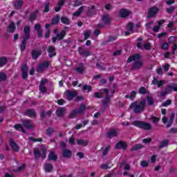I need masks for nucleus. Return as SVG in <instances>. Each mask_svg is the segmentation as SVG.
Segmentation results:
<instances>
[{"label": "nucleus", "mask_w": 177, "mask_h": 177, "mask_svg": "<svg viewBox=\"0 0 177 177\" xmlns=\"http://www.w3.org/2000/svg\"><path fill=\"white\" fill-rule=\"evenodd\" d=\"M175 22L174 21H170L169 24H167L168 28H169L170 32H172L173 31L176 30V26H174Z\"/></svg>", "instance_id": "obj_32"}, {"label": "nucleus", "mask_w": 177, "mask_h": 177, "mask_svg": "<svg viewBox=\"0 0 177 177\" xmlns=\"http://www.w3.org/2000/svg\"><path fill=\"white\" fill-rule=\"evenodd\" d=\"M78 53H79V55H80V56H83L84 57H88V56L92 55V53L91 52V50H85L82 47L78 48Z\"/></svg>", "instance_id": "obj_10"}, {"label": "nucleus", "mask_w": 177, "mask_h": 177, "mask_svg": "<svg viewBox=\"0 0 177 177\" xmlns=\"http://www.w3.org/2000/svg\"><path fill=\"white\" fill-rule=\"evenodd\" d=\"M160 12V8L156 6H152L148 9L147 19H153L156 17L157 14Z\"/></svg>", "instance_id": "obj_4"}, {"label": "nucleus", "mask_w": 177, "mask_h": 177, "mask_svg": "<svg viewBox=\"0 0 177 177\" xmlns=\"http://www.w3.org/2000/svg\"><path fill=\"white\" fill-rule=\"evenodd\" d=\"M115 149L116 150H123L124 151H125V150H127L128 149V144H127V142H124V141H119L115 147Z\"/></svg>", "instance_id": "obj_7"}, {"label": "nucleus", "mask_w": 177, "mask_h": 177, "mask_svg": "<svg viewBox=\"0 0 177 177\" xmlns=\"http://www.w3.org/2000/svg\"><path fill=\"white\" fill-rule=\"evenodd\" d=\"M22 125L26 129H34V124H32V121H31V120L25 119L22 120Z\"/></svg>", "instance_id": "obj_8"}, {"label": "nucleus", "mask_w": 177, "mask_h": 177, "mask_svg": "<svg viewBox=\"0 0 177 177\" xmlns=\"http://www.w3.org/2000/svg\"><path fill=\"white\" fill-rule=\"evenodd\" d=\"M23 3H24V2H23V0H17L13 3L15 9H17V10H21V8H23Z\"/></svg>", "instance_id": "obj_21"}, {"label": "nucleus", "mask_w": 177, "mask_h": 177, "mask_svg": "<svg viewBox=\"0 0 177 177\" xmlns=\"http://www.w3.org/2000/svg\"><path fill=\"white\" fill-rule=\"evenodd\" d=\"M46 115H52V110H48L46 113H45V111L40 113L41 118H46Z\"/></svg>", "instance_id": "obj_37"}, {"label": "nucleus", "mask_w": 177, "mask_h": 177, "mask_svg": "<svg viewBox=\"0 0 177 177\" xmlns=\"http://www.w3.org/2000/svg\"><path fill=\"white\" fill-rule=\"evenodd\" d=\"M50 5V3H47L45 4L44 9L43 10L44 13H48V12H49V10H50V9H49Z\"/></svg>", "instance_id": "obj_58"}, {"label": "nucleus", "mask_w": 177, "mask_h": 177, "mask_svg": "<svg viewBox=\"0 0 177 177\" xmlns=\"http://www.w3.org/2000/svg\"><path fill=\"white\" fill-rule=\"evenodd\" d=\"M143 147L142 144H136L131 149V151H137V150H140L143 149Z\"/></svg>", "instance_id": "obj_39"}, {"label": "nucleus", "mask_w": 177, "mask_h": 177, "mask_svg": "<svg viewBox=\"0 0 177 177\" xmlns=\"http://www.w3.org/2000/svg\"><path fill=\"white\" fill-rule=\"evenodd\" d=\"M133 125L136 128H140L144 131H150L151 129V124L142 120H136L133 122Z\"/></svg>", "instance_id": "obj_3"}, {"label": "nucleus", "mask_w": 177, "mask_h": 177, "mask_svg": "<svg viewBox=\"0 0 177 177\" xmlns=\"http://www.w3.org/2000/svg\"><path fill=\"white\" fill-rule=\"evenodd\" d=\"M38 13H39V10H35L33 12H32L29 17V21L30 23H32V21H35V20L37 19V17L38 16Z\"/></svg>", "instance_id": "obj_23"}, {"label": "nucleus", "mask_w": 177, "mask_h": 177, "mask_svg": "<svg viewBox=\"0 0 177 177\" xmlns=\"http://www.w3.org/2000/svg\"><path fill=\"white\" fill-rule=\"evenodd\" d=\"M59 21H60V15H57L55 17H54L52 19V23H51V24H52L53 26H56V25L59 24Z\"/></svg>", "instance_id": "obj_33"}, {"label": "nucleus", "mask_w": 177, "mask_h": 177, "mask_svg": "<svg viewBox=\"0 0 177 177\" xmlns=\"http://www.w3.org/2000/svg\"><path fill=\"white\" fill-rule=\"evenodd\" d=\"M45 172L50 174L53 171V165L52 163H45L44 166Z\"/></svg>", "instance_id": "obj_22"}, {"label": "nucleus", "mask_w": 177, "mask_h": 177, "mask_svg": "<svg viewBox=\"0 0 177 177\" xmlns=\"http://www.w3.org/2000/svg\"><path fill=\"white\" fill-rule=\"evenodd\" d=\"M102 20L104 24H111L113 19L110 17L109 14H104L102 16Z\"/></svg>", "instance_id": "obj_16"}, {"label": "nucleus", "mask_w": 177, "mask_h": 177, "mask_svg": "<svg viewBox=\"0 0 177 177\" xmlns=\"http://www.w3.org/2000/svg\"><path fill=\"white\" fill-rule=\"evenodd\" d=\"M8 80V75L5 73L0 72V82H3Z\"/></svg>", "instance_id": "obj_44"}, {"label": "nucleus", "mask_w": 177, "mask_h": 177, "mask_svg": "<svg viewBox=\"0 0 177 177\" xmlns=\"http://www.w3.org/2000/svg\"><path fill=\"white\" fill-rule=\"evenodd\" d=\"M28 140H30L35 143L36 142H42V138H34V137H29Z\"/></svg>", "instance_id": "obj_53"}, {"label": "nucleus", "mask_w": 177, "mask_h": 177, "mask_svg": "<svg viewBox=\"0 0 177 177\" xmlns=\"http://www.w3.org/2000/svg\"><path fill=\"white\" fill-rule=\"evenodd\" d=\"M62 156L64 158H70L73 156V152L67 149H64L62 151Z\"/></svg>", "instance_id": "obj_25"}, {"label": "nucleus", "mask_w": 177, "mask_h": 177, "mask_svg": "<svg viewBox=\"0 0 177 177\" xmlns=\"http://www.w3.org/2000/svg\"><path fill=\"white\" fill-rule=\"evenodd\" d=\"M151 138H144L142 140V143H144L145 145H149V143H151Z\"/></svg>", "instance_id": "obj_61"}, {"label": "nucleus", "mask_w": 177, "mask_h": 177, "mask_svg": "<svg viewBox=\"0 0 177 177\" xmlns=\"http://www.w3.org/2000/svg\"><path fill=\"white\" fill-rule=\"evenodd\" d=\"M102 95H103V93L97 92V93H95L93 96L96 99H102V97H103Z\"/></svg>", "instance_id": "obj_56"}, {"label": "nucleus", "mask_w": 177, "mask_h": 177, "mask_svg": "<svg viewBox=\"0 0 177 177\" xmlns=\"http://www.w3.org/2000/svg\"><path fill=\"white\" fill-rule=\"evenodd\" d=\"M117 39V36H109V39L106 41L107 43L109 42H114Z\"/></svg>", "instance_id": "obj_63"}, {"label": "nucleus", "mask_w": 177, "mask_h": 177, "mask_svg": "<svg viewBox=\"0 0 177 177\" xmlns=\"http://www.w3.org/2000/svg\"><path fill=\"white\" fill-rule=\"evenodd\" d=\"M61 22L62 23V24H65L66 26H68L70 25V19L66 17V16H62L60 18Z\"/></svg>", "instance_id": "obj_36"}, {"label": "nucleus", "mask_w": 177, "mask_h": 177, "mask_svg": "<svg viewBox=\"0 0 177 177\" xmlns=\"http://www.w3.org/2000/svg\"><path fill=\"white\" fill-rule=\"evenodd\" d=\"M33 154L35 156V158H39L41 157V151H39V149L35 148L33 149Z\"/></svg>", "instance_id": "obj_41"}, {"label": "nucleus", "mask_w": 177, "mask_h": 177, "mask_svg": "<svg viewBox=\"0 0 177 177\" xmlns=\"http://www.w3.org/2000/svg\"><path fill=\"white\" fill-rule=\"evenodd\" d=\"M39 89L41 93H46V91H48L45 86H39Z\"/></svg>", "instance_id": "obj_57"}, {"label": "nucleus", "mask_w": 177, "mask_h": 177, "mask_svg": "<svg viewBox=\"0 0 177 177\" xmlns=\"http://www.w3.org/2000/svg\"><path fill=\"white\" fill-rule=\"evenodd\" d=\"M172 91H174V86L171 85H168L166 88H165V91H166L167 94L171 93Z\"/></svg>", "instance_id": "obj_54"}, {"label": "nucleus", "mask_w": 177, "mask_h": 177, "mask_svg": "<svg viewBox=\"0 0 177 177\" xmlns=\"http://www.w3.org/2000/svg\"><path fill=\"white\" fill-rule=\"evenodd\" d=\"M77 111L75 109L73 110L72 112H71L68 116V118L70 119V120H73V118H75V117L77 116Z\"/></svg>", "instance_id": "obj_48"}, {"label": "nucleus", "mask_w": 177, "mask_h": 177, "mask_svg": "<svg viewBox=\"0 0 177 177\" xmlns=\"http://www.w3.org/2000/svg\"><path fill=\"white\" fill-rule=\"evenodd\" d=\"M110 95H107L105 96L104 100L102 101V104H103V106H104V107H107V104L110 103Z\"/></svg>", "instance_id": "obj_43"}, {"label": "nucleus", "mask_w": 177, "mask_h": 177, "mask_svg": "<svg viewBox=\"0 0 177 177\" xmlns=\"http://www.w3.org/2000/svg\"><path fill=\"white\" fill-rule=\"evenodd\" d=\"M109 164H111V160L108 161L106 164L101 165V169L104 170L110 169V168H111V166H109Z\"/></svg>", "instance_id": "obj_45"}, {"label": "nucleus", "mask_w": 177, "mask_h": 177, "mask_svg": "<svg viewBox=\"0 0 177 177\" xmlns=\"http://www.w3.org/2000/svg\"><path fill=\"white\" fill-rule=\"evenodd\" d=\"M84 41H86V39H88V38L91 37V30H87L84 32Z\"/></svg>", "instance_id": "obj_62"}, {"label": "nucleus", "mask_w": 177, "mask_h": 177, "mask_svg": "<svg viewBox=\"0 0 177 177\" xmlns=\"http://www.w3.org/2000/svg\"><path fill=\"white\" fill-rule=\"evenodd\" d=\"M137 92L136 91H132L130 95H125L126 99H130L131 100H133L135 97H136Z\"/></svg>", "instance_id": "obj_38"}, {"label": "nucleus", "mask_w": 177, "mask_h": 177, "mask_svg": "<svg viewBox=\"0 0 177 177\" xmlns=\"http://www.w3.org/2000/svg\"><path fill=\"white\" fill-rule=\"evenodd\" d=\"M131 15V10L125 9V8H122L119 11V17H121L122 19H125Z\"/></svg>", "instance_id": "obj_11"}, {"label": "nucleus", "mask_w": 177, "mask_h": 177, "mask_svg": "<svg viewBox=\"0 0 177 177\" xmlns=\"http://www.w3.org/2000/svg\"><path fill=\"white\" fill-rule=\"evenodd\" d=\"M165 84V80H159L156 85H158V88H162V86H164Z\"/></svg>", "instance_id": "obj_60"}, {"label": "nucleus", "mask_w": 177, "mask_h": 177, "mask_svg": "<svg viewBox=\"0 0 177 177\" xmlns=\"http://www.w3.org/2000/svg\"><path fill=\"white\" fill-rule=\"evenodd\" d=\"M26 169V163H24L22 165L19 167L17 169L14 170V172H20L21 171H24Z\"/></svg>", "instance_id": "obj_55"}, {"label": "nucleus", "mask_w": 177, "mask_h": 177, "mask_svg": "<svg viewBox=\"0 0 177 177\" xmlns=\"http://www.w3.org/2000/svg\"><path fill=\"white\" fill-rule=\"evenodd\" d=\"M25 115H28L30 118H35L37 117V113L35 109H28L25 111Z\"/></svg>", "instance_id": "obj_19"}, {"label": "nucleus", "mask_w": 177, "mask_h": 177, "mask_svg": "<svg viewBox=\"0 0 177 177\" xmlns=\"http://www.w3.org/2000/svg\"><path fill=\"white\" fill-rule=\"evenodd\" d=\"M129 109L133 110L134 114L143 113L145 109H146V99H142L140 102L135 101L132 102L129 106Z\"/></svg>", "instance_id": "obj_1"}, {"label": "nucleus", "mask_w": 177, "mask_h": 177, "mask_svg": "<svg viewBox=\"0 0 177 177\" xmlns=\"http://www.w3.org/2000/svg\"><path fill=\"white\" fill-rule=\"evenodd\" d=\"M6 63H8V58L6 57H0V67H4Z\"/></svg>", "instance_id": "obj_42"}, {"label": "nucleus", "mask_w": 177, "mask_h": 177, "mask_svg": "<svg viewBox=\"0 0 177 177\" xmlns=\"http://www.w3.org/2000/svg\"><path fill=\"white\" fill-rule=\"evenodd\" d=\"M8 32H10L11 34H13L15 31H16V24L15 22L12 21L10 22V25L8 26Z\"/></svg>", "instance_id": "obj_27"}, {"label": "nucleus", "mask_w": 177, "mask_h": 177, "mask_svg": "<svg viewBox=\"0 0 177 177\" xmlns=\"http://www.w3.org/2000/svg\"><path fill=\"white\" fill-rule=\"evenodd\" d=\"M141 59L142 57L140 56V54L136 53L129 57L127 62V63H132L134 60H140Z\"/></svg>", "instance_id": "obj_15"}, {"label": "nucleus", "mask_w": 177, "mask_h": 177, "mask_svg": "<svg viewBox=\"0 0 177 177\" xmlns=\"http://www.w3.org/2000/svg\"><path fill=\"white\" fill-rule=\"evenodd\" d=\"M49 66H50V63H49V61H44L42 63L39 64L38 68H40V69L48 68Z\"/></svg>", "instance_id": "obj_29"}, {"label": "nucleus", "mask_w": 177, "mask_h": 177, "mask_svg": "<svg viewBox=\"0 0 177 177\" xmlns=\"http://www.w3.org/2000/svg\"><path fill=\"white\" fill-rule=\"evenodd\" d=\"M65 113H66V109H64V107H60L57 109L55 111V114L59 118H60V117H63Z\"/></svg>", "instance_id": "obj_24"}, {"label": "nucleus", "mask_w": 177, "mask_h": 177, "mask_svg": "<svg viewBox=\"0 0 177 177\" xmlns=\"http://www.w3.org/2000/svg\"><path fill=\"white\" fill-rule=\"evenodd\" d=\"M138 93H140V95H146V93H147V90L146 88L142 86L139 88Z\"/></svg>", "instance_id": "obj_51"}, {"label": "nucleus", "mask_w": 177, "mask_h": 177, "mask_svg": "<svg viewBox=\"0 0 177 177\" xmlns=\"http://www.w3.org/2000/svg\"><path fill=\"white\" fill-rule=\"evenodd\" d=\"M21 71L22 72V79L27 80V78H28V66H27L26 64L23 65L21 68Z\"/></svg>", "instance_id": "obj_14"}, {"label": "nucleus", "mask_w": 177, "mask_h": 177, "mask_svg": "<svg viewBox=\"0 0 177 177\" xmlns=\"http://www.w3.org/2000/svg\"><path fill=\"white\" fill-rule=\"evenodd\" d=\"M35 30L37 32L38 38H42L44 37V32H42V26L39 24H35Z\"/></svg>", "instance_id": "obj_13"}, {"label": "nucleus", "mask_w": 177, "mask_h": 177, "mask_svg": "<svg viewBox=\"0 0 177 177\" xmlns=\"http://www.w3.org/2000/svg\"><path fill=\"white\" fill-rule=\"evenodd\" d=\"M24 36L20 45L21 52H24L26 50V47L27 46V41L30 39L31 37V28L30 26H25L24 27Z\"/></svg>", "instance_id": "obj_2"}, {"label": "nucleus", "mask_w": 177, "mask_h": 177, "mask_svg": "<svg viewBox=\"0 0 177 177\" xmlns=\"http://www.w3.org/2000/svg\"><path fill=\"white\" fill-rule=\"evenodd\" d=\"M111 147H110V145H108V146H106V147L104 149V150L102 151V156H103V157H105V156H106V154H108L109 151L110 150Z\"/></svg>", "instance_id": "obj_52"}, {"label": "nucleus", "mask_w": 177, "mask_h": 177, "mask_svg": "<svg viewBox=\"0 0 177 177\" xmlns=\"http://www.w3.org/2000/svg\"><path fill=\"white\" fill-rule=\"evenodd\" d=\"M46 133L47 136H52L53 133H55V129L52 127H48L46 131Z\"/></svg>", "instance_id": "obj_49"}, {"label": "nucleus", "mask_w": 177, "mask_h": 177, "mask_svg": "<svg viewBox=\"0 0 177 177\" xmlns=\"http://www.w3.org/2000/svg\"><path fill=\"white\" fill-rule=\"evenodd\" d=\"M9 144L11 149H12V150L16 153H17V151L20 150V147H19V145H17V143L15 142V140H13V138H10L9 139Z\"/></svg>", "instance_id": "obj_12"}, {"label": "nucleus", "mask_w": 177, "mask_h": 177, "mask_svg": "<svg viewBox=\"0 0 177 177\" xmlns=\"http://www.w3.org/2000/svg\"><path fill=\"white\" fill-rule=\"evenodd\" d=\"M172 104V100L171 99L167 100L165 102L162 103V107H168Z\"/></svg>", "instance_id": "obj_50"}, {"label": "nucleus", "mask_w": 177, "mask_h": 177, "mask_svg": "<svg viewBox=\"0 0 177 177\" xmlns=\"http://www.w3.org/2000/svg\"><path fill=\"white\" fill-rule=\"evenodd\" d=\"M146 99L148 103V106H149V107H151V106L154 104V100L153 99V97L147 95Z\"/></svg>", "instance_id": "obj_40"}, {"label": "nucleus", "mask_w": 177, "mask_h": 177, "mask_svg": "<svg viewBox=\"0 0 177 177\" xmlns=\"http://www.w3.org/2000/svg\"><path fill=\"white\" fill-rule=\"evenodd\" d=\"M40 157H42L43 158H46V149L41 148V153Z\"/></svg>", "instance_id": "obj_64"}, {"label": "nucleus", "mask_w": 177, "mask_h": 177, "mask_svg": "<svg viewBox=\"0 0 177 177\" xmlns=\"http://www.w3.org/2000/svg\"><path fill=\"white\" fill-rule=\"evenodd\" d=\"M84 9H85V6H82L73 13V16H75L76 17L81 16V14L84 12Z\"/></svg>", "instance_id": "obj_31"}, {"label": "nucleus", "mask_w": 177, "mask_h": 177, "mask_svg": "<svg viewBox=\"0 0 177 177\" xmlns=\"http://www.w3.org/2000/svg\"><path fill=\"white\" fill-rule=\"evenodd\" d=\"M75 71H77L78 74H82L85 71V67L84 63H80L79 66L75 68Z\"/></svg>", "instance_id": "obj_26"}, {"label": "nucleus", "mask_w": 177, "mask_h": 177, "mask_svg": "<svg viewBox=\"0 0 177 177\" xmlns=\"http://www.w3.org/2000/svg\"><path fill=\"white\" fill-rule=\"evenodd\" d=\"M47 52L48 53V57H50V59H52V57H55V56L57 55V53H56V47H55L54 46H48Z\"/></svg>", "instance_id": "obj_9"}, {"label": "nucleus", "mask_w": 177, "mask_h": 177, "mask_svg": "<svg viewBox=\"0 0 177 177\" xmlns=\"http://www.w3.org/2000/svg\"><path fill=\"white\" fill-rule=\"evenodd\" d=\"M31 55L32 59L33 60H37V59H38V57H39L41 55H42V51L33 49L31 52Z\"/></svg>", "instance_id": "obj_18"}, {"label": "nucleus", "mask_w": 177, "mask_h": 177, "mask_svg": "<svg viewBox=\"0 0 177 177\" xmlns=\"http://www.w3.org/2000/svg\"><path fill=\"white\" fill-rule=\"evenodd\" d=\"M150 120L152 121L153 124H157L160 122V118L152 115L150 118Z\"/></svg>", "instance_id": "obj_47"}, {"label": "nucleus", "mask_w": 177, "mask_h": 177, "mask_svg": "<svg viewBox=\"0 0 177 177\" xmlns=\"http://www.w3.org/2000/svg\"><path fill=\"white\" fill-rule=\"evenodd\" d=\"M48 161H57V155L53 151L50 152L48 154Z\"/></svg>", "instance_id": "obj_28"}, {"label": "nucleus", "mask_w": 177, "mask_h": 177, "mask_svg": "<svg viewBox=\"0 0 177 177\" xmlns=\"http://www.w3.org/2000/svg\"><path fill=\"white\" fill-rule=\"evenodd\" d=\"M86 109V105L85 104H81L79 109H75L77 111V114L79 115H82V113L85 111V109Z\"/></svg>", "instance_id": "obj_30"}, {"label": "nucleus", "mask_w": 177, "mask_h": 177, "mask_svg": "<svg viewBox=\"0 0 177 177\" xmlns=\"http://www.w3.org/2000/svg\"><path fill=\"white\" fill-rule=\"evenodd\" d=\"M142 66H143V62H142L141 61H136L131 66V70H140Z\"/></svg>", "instance_id": "obj_17"}, {"label": "nucleus", "mask_w": 177, "mask_h": 177, "mask_svg": "<svg viewBox=\"0 0 177 177\" xmlns=\"http://www.w3.org/2000/svg\"><path fill=\"white\" fill-rule=\"evenodd\" d=\"M65 95L66 96L67 100L71 102L74 97H77V96H78V93H77L75 91L66 90L65 91Z\"/></svg>", "instance_id": "obj_5"}, {"label": "nucleus", "mask_w": 177, "mask_h": 177, "mask_svg": "<svg viewBox=\"0 0 177 177\" xmlns=\"http://www.w3.org/2000/svg\"><path fill=\"white\" fill-rule=\"evenodd\" d=\"M174 10H175V7H174V6L166 8L167 13H169V15L174 13Z\"/></svg>", "instance_id": "obj_59"}, {"label": "nucleus", "mask_w": 177, "mask_h": 177, "mask_svg": "<svg viewBox=\"0 0 177 177\" xmlns=\"http://www.w3.org/2000/svg\"><path fill=\"white\" fill-rule=\"evenodd\" d=\"M67 35V33L66 32V30H62L60 32V34L57 33L56 35V37H52V42L53 44H56V41H62V39H64V37H66V35Z\"/></svg>", "instance_id": "obj_6"}, {"label": "nucleus", "mask_w": 177, "mask_h": 177, "mask_svg": "<svg viewBox=\"0 0 177 177\" xmlns=\"http://www.w3.org/2000/svg\"><path fill=\"white\" fill-rule=\"evenodd\" d=\"M106 136L108 138V139H113V138L118 136V132H117V130L113 129L112 131L108 132Z\"/></svg>", "instance_id": "obj_20"}, {"label": "nucleus", "mask_w": 177, "mask_h": 177, "mask_svg": "<svg viewBox=\"0 0 177 177\" xmlns=\"http://www.w3.org/2000/svg\"><path fill=\"white\" fill-rule=\"evenodd\" d=\"M77 143L79 146H83L84 147H86V146H88V140H84L82 139H77Z\"/></svg>", "instance_id": "obj_35"}, {"label": "nucleus", "mask_w": 177, "mask_h": 177, "mask_svg": "<svg viewBox=\"0 0 177 177\" xmlns=\"http://www.w3.org/2000/svg\"><path fill=\"white\" fill-rule=\"evenodd\" d=\"M169 143V140H164L160 142V145L158 146V149H164V147H167Z\"/></svg>", "instance_id": "obj_34"}, {"label": "nucleus", "mask_w": 177, "mask_h": 177, "mask_svg": "<svg viewBox=\"0 0 177 177\" xmlns=\"http://www.w3.org/2000/svg\"><path fill=\"white\" fill-rule=\"evenodd\" d=\"M82 91H87V93L92 92V86L88 84L83 85Z\"/></svg>", "instance_id": "obj_46"}]
</instances>
